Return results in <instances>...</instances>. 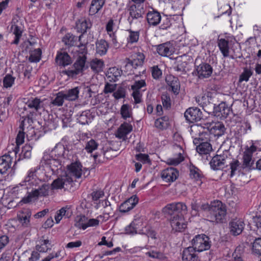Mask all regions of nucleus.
I'll return each mask as SVG.
<instances>
[{
    "label": "nucleus",
    "instance_id": "nucleus-41",
    "mask_svg": "<svg viewBox=\"0 0 261 261\" xmlns=\"http://www.w3.org/2000/svg\"><path fill=\"white\" fill-rule=\"evenodd\" d=\"M64 99H65L64 92H58L55 98L50 102V105L56 107L62 106L64 103Z\"/></svg>",
    "mask_w": 261,
    "mask_h": 261
},
{
    "label": "nucleus",
    "instance_id": "nucleus-48",
    "mask_svg": "<svg viewBox=\"0 0 261 261\" xmlns=\"http://www.w3.org/2000/svg\"><path fill=\"white\" fill-rule=\"evenodd\" d=\"M65 148L62 145L56 146L54 149H53L49 154L50 155L56 158L60 159L62 158L64 153Z\"/></svg>",
    "mask_w": 261,
    "mask_h": 261
},
{
    "label": "nucleus",
    "instance_id": "nucleus-20",
    "mask_svg": "<svg viewBox=\"0 0 261 261\" xmlns=\"http://www.w3.org/2000/svg\"><path fill=\"white\" fill-rule=\"evenodd\" d=\"M55 61L59 66L63 67L67 66L72 63L71 58L66 52H58Z\"/></svg>",
    "mask_w": 261,
    "mask_h": 261
},
{
    "label": "nucleus",
    "instance_id": "nucleus-58",
    "mask_svg": "<svg viewBox=\"0 0 261 261\" xmlns=\"http://www.w3.org/2000/svg\"><path fill=\"white\" fill-rule=\"evenodd\" d=\"M69 208L67 207H63L57 212L56 215L55 216V219L57 223H59L63 217L66 215L67 210Z\"/></svg>",
    "mask_w": 261,
    "mask_h": 261
},
{
    "label": "nucleus",
    "instance_id": "nucleus-24",
    "mask_svg": "<svg viewBox=\"0 0 261 261\" xmlns=\"http://www.w3.org/2000/svg\"><path fill=\"white\" fill-rule=\"evenodd\" d=\"M196 251L191 247L185 248L182 254L183 261H197L198 257L195 254Z\"/></svg>",
    "mask_w": 261,
    "mask_h": 261
},
{
    "label": "nucleus",
    "instance_id": "nucleus-34",
    "mask_svg": "<svg viewBox=\"0 0 261 261\" xmlns=\"http://www.w3.org/2000/svg\"><path fill=\"white\" fill-rule=\"evenodd\" d=\"M218 46L224 57H227L229 56V48L228 41L225 39H220L218 40Z\"/></svg>",
    "mask_w": 261,
    "mask_h": 261
},
{
    "label": "nucleus",
    "instance_id": "nucleus-29",
    "mask_svg": "<svg viewBox=\"0 0 261 261\" xmlns=\"http://www.w3.org/2000/svg\"><path fill=\"white\" fill-rule=\"evenodd\" d=\"M179 175L178 170L174 168H168L162 171L161 177L167 179H176Z\"/></svg>",
    "mask_w": 261,
    "mask_h": 261
},
{
    "label": "nucleus",
    "instance_id": "nucleus-3",
    "mask_svg": "<svg viewBox=\"0 0 261 261\" xmlns=\"http://www.w3.org/2000/svg\"><path fill=\"white\" fill-rule=\"evenodd\" d=\"M192 245L191 247L197 252L208 250L211 247L210 238L204 234L196 236L192 240Z\"/></svg>",
    "mask_w": 261,
    "mask_h": 261
},
{
    "label": "nucleus",
    "instance_id": "nucleus-60",
    "mask_svg": "<svg viewBox=\"0 0 261 261\" xmlns=\"http://www.w3.org/2000/svg\"><path fill=\"white\" fill-rule=\"evenodd\" d=\"M187 64L188 63L187 62L177 61V65L175 67V69L176 71H179L181 73H186Z\"/></svg>",
    "mask_w": 261,
    "mask_h": 261
},
{
    "label": "nucleus",
    "instance_id": "nucleus-56",
    "mask_svg": "<svg viewBox=\"0 0 261 261\" xmlns=\"http://www.w3.org/2000/svg\"><path fill=\"white\" fill-rule=\"evenodd\" d=\"M89 114V112L85 111L83 112L81 114L77 115V120L78 122L83 124H88L90 121V119L88 117V115Z\"/></svg>",
    "mask_w": 261,
    "mask_h": 261
},
{
    "label": "nucleus",
    "instance_id": "nucleus-18",
    "mask_svg": "<svg viewBox=\"0 0 261 261\" xmlns=\"http://www.w3.org/2000/svg\"><path fill=\"white\" fill-rule=\"evenodd\" d=\"M225 130V126L222 122H213V121L208 130L211 134L219 137L224 134Z\"/></svg>",
    "mask_w": 261,
    "mask_h": 261
},
{
    "label": "nucleus",
    "instance_id": "nucleus-12",
    "mask_svg": "<svg viewBox=\"0 0 261 261\" xmlns=\"http://www.w3.org/2000/svg\"><path fill=\"white\" fill-rule=\"evenodd\" d=\"M245 224L243 221L238 219H234L229 223V233L233 236L240 234L244 228Z\"/></svg>",
    "mask_w": 261,
    "mask_h": 261
},
{
    "label": "nucleus",
    "instance_id": "nucleus-30",
    "mask_svg": "<svg viewBox=\"0 0 261 261\" xmlns=\"http://www.w3.org/2000/svg\"><path fill=\"white\" fill-rule=\"evenodd\" d=\"M157 51L162 56H170L172 54L173 48L170 43H163L158 46Z\"/></svg>",
    "mask_w": 261,
    "mask_h": 261
},
{
    "label": "nucleus",
    "instance_id": "nucleus-13",
    "mask_svg": "<svg viewBox=\"0 0 261 261\" xmlns=\"http://www.w3.org/2000/svg\"><path fill=\"white\" fill-rule=\"evenodd\" d=\"M257 147L254 145H252L250 147H247L243 155V165L244 167H248L251 168L253 163V160H252V154L255 152Z\"/></svg>",
    "mask_w": 261,
    "mask_h": 261
},
{
    "label": "nucleus",
    "instance_id": "nucleus-2",
    "mask_svg": "<svg viewBox=\"0 0 261 261\" xmlns=\"http://www.w3.org/2000/svg\"><path fill=\"white\" fill-rule=\"evenodd\" d=\"M212 117H205L204 120H202V122L191 125L190 133L194 139L193 143L194 144L196 145L198 143V138L203 133V130H204V129L209 130L212 125Z\"/></svg>",
    "mask_w": 261,
    "mask_h": 261
},
{
    "label": "nucleus",
    "instance_id": "nucleus-59",
    "mask_svg": "<svg viewBox=\"0 0 261 261\" xmlns=\"http://www.w3.org/2000/svg\"><path fill=\"white\" fill-rule=\"evenodd\" d=\"M240 164L238 160H233L230 163V168L231 169L229 177L231 178L236 174Z\"/></svg>",
    "mask_w": 261,
    "mask_h": 261
},
{
    "label": "nucleus",
    "instance_id": "nucleus-22",
    "mask_svg": "<svg viewBox=\"0 0 261 261\" xmlns=\"http://www.w3.org/2000/svg\"><path fill=\"white\" fill-rule=\"evenodd\" d=\"M25 105L29 108L34 110L35 112H38L43 108V101L38 97H31L25 102Z\"/></svg>",
    "mask_w": 261,
    "mask_h": 261
},
{
    "label": "nucleus",
    "instance_id": "nucleus-37",
    "mask_svg": "<svg viewBox=\"0 0 261 261\" xmlns=\"http://www.w3.org/2000/svg\"><path fill=\"white\" fill-rule=\"evenodd\" d=\"M73 180H54L51 185L52 189H68V186H72Z\"/></svg>",
    "mask_w": 261,
    "mask_h": 261
},
{
    "label": "nucleus",
    "instance_id": "nucleus-50",
    "mask_svg": "<svg viewBox=\"0 0 261 261\" xmlns=\"http://www.w3.org/2000/svg\"><path fill=\"white\" fill-rule=\"evenodd\" d=\"M252 71L247 68L244 69L243 72L240 74L239 82L242 83L243 81L247 82L250 77L252 75Z\"/></svg>",
    "mask_w": 261,
    "mask_h": 261
},
{
    "label": "nucleus",
    "instance_id": "nucleus-14",
    "mask_svg": "<svg viewBox=\"0 0 261 261\" xmlns=\"http://www.w3.org/2000/svg\"><path fill=\"white\" fill-rule=\"evenodd\" d=\"M139 198L136 195H134L121 204L119 211L122 213H126L133 209L138 203Z\"/></svg>",
    "mask_w": 261,
    "mask_h": 261
},
{
    "label": "nucleus",
    "instance_id": "nucleus-47",
    "mask_svg": "<svg viewBox=\"0 0 261 261\" xmlns=\"http://www.w3.org/2000/svg\"><path fill=\"white\" fill-rule=\"evenodd\" d=\"M41 50L40 48L35 49L31 51L29 61L31 62H38L41 59Z\"/></svg>",
    "mask_w": 261,
    "mask_h": 261
},
{
    "label": "nucleus",
    "instance_id": "nucleus-36",
    "mask_svg": "<svg viewBox=\"0 0 261 261\" xmlns=\"http://www.w3.org/2000/svg\"><path fill=\"white\" fill-rule=\"evenodd\" d=\"M212 150L211 144L208 142H203L196 147L197 151L200 154H206Z\"/></svg>",
    "mask_w": 261,
    "mask_h": 261
},
{
    "label": "nucleus",
    "instance_id": "nucleus-32",
    "mask_svg": "<svg viewBox=\"0 0 261 261\" xmlns=\"http://www.w3.org/2000/svg\"><path fill=\"white\" fill-rule=\"evenodd\" d=\"M81 88V87H76L64 92L65 99L70 101H73L77 99L79 97V94Z\"/></svg>",
    "mask_w": 261,
    "mask_h": 261
},
{
    "label": "nucleus",
    "instance_id": "nucleus-38",
    "mask_svg": "<svg viewBox=\"0 0 261 261\" xmlns=\"http://www.w3.org/2000/svg\"><path fill=\"white\" fill-rule=\"evenodd\" d=\"M11 31L13 34L15 35V39L12 43L18 44L19 43L20 38L22 36V30L20 27L14 24L11 26Z\"/></svg>",
    "mask_w": 261,
    "mask_h": 261
},
{
    "label": "nucleus",
    "instance_id": "nucleus-15",
    "mask_svg": "<svg viewBox=\"0 0 261 261\" xmlns=\"http://www.w3.org/2000/svg\"><path fill=\"white\" fill-rule=\"evenodd\" d=\"M92 26L91 22L89 19L86 18H82L79 19L76 23V29L78 32L81 33L82 34H84L86 33L88 29L91 28ZM83 36V34H81L79 37V41L81 40V39Z\"/></svg>",
    "mask_w": 261,
    "mask_h": 261
},
{
    "label": "nucleus",
    "instance_id": "nucleus-44",
    "mask_svg": "<svg viewBox=\"0 0 261 261\" xmlns=\"http://www.w3.org/2000/svg\"><path fill=\"white\" fill-rule=\"evenodd\" d=\"M87 219L88 218L85 216H77L76 218V222L75 223V226L81 229L85 230L87 228Z\"/></svg>",
    "mask_w": 261,
    "mask_h": 261
},
{
    "label": "nucleus",
    "instance_id": "nucleus-45",
    "mask_svg": "<svg viewBox=\"0 0 261 261\" xmlns=\"http://www.w3.org/2000/svg\"><path fill=\"white\" fill-rule=\"evenodd\" d=\"M50 244V241L48 240L44 239L43 240H40L39 244L36 246V249L39 252H46L49 249H50L47 246L48 244L49 245Z\"/></svg>",
    "mask_w": 261,
    "mask_h": 261
},
{
    "label": "nucleus",
    "instance_id": "nucleus-49",
    "mask_svg": "<svg viewBox=\"0 0 261 261\" xmlns=\"http://www.w3.org/2000/svg\"><path fill=\"white\" fill-rule=\"evenodd\" d=\"M168 118L166 117H163L157 119L154 122L155 126L161 129H163L165 128L168 124Z\"/></svg>",
    "mask_w": 261,
    "mask_h": 261
},
{
    "label": "nucleus",
    "instance_id": "nucleus-64",
    "mask_svg": "<svg viewBox=\"0 0 261 261\" xmlns=\"http://www.w3.org/2000/svg\"><path fill=\"white\" fill-rule=\"evenodd\" d=\"M162 104L165 109H168L171 107V99L167 94H163L161 97Z\"/></svg>",
    "mask_w": 261,
    "mask_h": 261
},
{
    "label": "nucleus",
    "instance_id": "nucleus-9",
    "mask_svg": "<svg viewBox=\"0 0 261 261\" xmlns=\"http://www.w3.org/2000/svg\"><path fill=\"white\" fill-rule=\"evenodd\" d=\"M86 61V56H80L73 64L74 69L66 70L65 73L70 76H73L82 73L85 68Z\"/></svg>",
    "mask_w": 261,
    "mask_h": 261
},
{
    "label": "nucleus",
    "instance_id": "nucleus-17",
    "mask_svg": "<svg viewBox=\"0 0 261 261\" xmlns=\"http://www.w3.org/2000/svg\"><path fill=\"white\" fill-rule=\"evenodd\" d=\"M13 158L10 153L5 154L0 157V173L4 174L11 167Z\"/></svg>",
    "mask_w": 261,
    "mask_h": 261
},
{
    "label": "nucleus",
    "instance_id": "nucleus-53",
    "mask_svg": "<svg viewBox=\"0 0 261 261\" xmlns=\"http://www.w3.org/2000/svg\"><path fill=\"white\" fill-rule=\"evenodd\" d=\"M105 195L104 192L101 190H97L93 191L88 197L91 198L93 201H97L100 198H102Z\"/></svg>",
    "mask_w": 261,
    "mask_h": 261
},
{
    "label": "nucleus",
    "instance_id": "nucleus-35",
    "mask_svg": "<svg viewBox=\"0 0 261 261\" xmlns=\"http://www.w3.org/2000/svg\"><path fill=\"white\" fill-rule=\"evenodd\" d=\"M109 48L108 42L103 39L97 41L96 43V49L97 54L100 55H105Z\"/></svg>",
    "mask_w": 261,
    "mask_h": 261
},
{
    "label": "nucleus",
    "instance_id": "nucleus-55",
    "mask_svg": "<svg viewBox=\"0 0 261 261\" xmlns=\"http://www.w3.org/2000/svg\"><path fill=\"white\" fill-rule=\"evenodd\" d=\"M120 113L122 117L126 119L127 118H130L132 116V111L130 107L127 105H123L121 108Z\"/></svg>",
    "mask_w": 261,
    "mask_h": 261
},
{
    "label": "nucleus",
    "instance_id": "nucleus-51",
    "mask_svg": "<svg viewBox=\"0 0 261 261\" xmlns=\"http://www.w3.org/2000/svg\"><path fill=\"white\" fill-rule=\"evenodd\" d=\"M15 77L10 74H7L3 79L4 87L8 88L11 87L14 83Z\"/></svg>",
    "mask_w": 261,
    "mask_h": 261
},
{
    "label": "nucleus",
    "instance_id": "nucleus-39",
    "mask_svg": "<svg viewBox=\"0 0 261 261\" xmlns=\"http://www.w3.org/2000/svg\"><path fill=\"white\" fill-rule=\"evenodd\" d=\"M103 62L100 59H95L90 62V67L95 73H98L102 70Z\"/></svg>",
    "mask_w": 261,
    "mask_h": 261
},
{
    "label": "nucleus",
    "instance_id": "nucleus-4",
    "mask_svg": "<svg viewBox=\"0 0 261 261\" xmlns=\"http://www.w3.org/2000/svg\"><path fill=\"white\" fill-rule=\"evenodd\" d=\"M43 161L47 166L46 168L51 171L53 175L59 174L60 171L61 170L62 165L60 159L56 158L49 154L44 153L42 158V162Z\"/></svg>",
    "mask_w": 261,
    "mask_h": 261
},
{
    "label": "nucleus",
    "instance_id": "nucleus-19",
    "mask_svg": "<svg viewBox=\"0 0 261 261\" xmlns=\"http://www.w3.org/2000/svg\"><path fill=\"white\" fill-rule=\"evenodd\" d=\"M32 215L31 210L23 208L17 215V218L23 226L28 227L30 223V218Z\"/></svg>",
    "mask_w": 261,
    "mask_h": 261
},
{
    "label": "nucleus",
    "instance_id": "nucleus-63",
    "mask_svg": "<svg viewBox=\"0 0 261 261\" xmlns=\"http://www.w3.org/2000/svg\"><path fill=\"white\" fill-rule=\"evenodd\" d=\"M227 203L232 208H236L239 203V199L236 196H230L227 198Z\"/></svg>",
    "mask_w": 261,
    "mask_h": 261
},
{
    "label": "nucleus",
    "instance_id": "nucleus-7",
    "mask_svg": "<svg viewBox=\"0 0 261 261\" xmlns=\"http://www.w3.org/2000/svg\"><path fill=\"white\" fill-rule=\"evenodd\" d=\"M129 16L128 20L130 23H133L136 20L143 18V14L144 13L143 7L142 5L134 4L130 6L129 9Z\"/></svg>",
    "mask_w": 261,
    "mask_h": 261
},
{
    "label": "nucleus",
    "instance_id": "nucleus-27",
    "mask_svg": "<svg viewBox=\"0 0 261 261\" xmlns=\"http://www.w3.org/2000/svg\"><path fill=\"white\" fill-rule=\"evenodd\" d=\"M166 81L172 91L174 94H178L180 89V84L177 78L170 76L166 77Z\"/></svg>",
    "mask_w": 261,
    "mask_h": 261
},
{
    "label": "nucleus",
    "instance_id": "nucleus-52",
    "mask_svg": "<svg viewBox=\"0 0 261 261\" xmlns=\"http://www.w3.org/2000/svg\"><path fill=\"white\" fill-rule=\"evenodd\" d=\"M98 146V143L97 142L93 139H91L87 142L85 149L88 153H92L97 148Z\"/></svg>",
    "mask_w": 261,
    "mask_h": 261
},
{
    "label": "nucleus",
    "instance_id": "nucleus-33",
    "mask_svg": "<svg viewBox=\"0 0 261 261\" xmlns=\"http://www.w3.org/2000/svg\"><path fill=\"white\" fill-rule=\"evenodd\" d=\"M106 0H92L89 9L90 13L91 15L97 13L102 8Z\"/></svg>",
    "mask_w": 261,
    "mask_h": 261
},
{
    "label": "nucleus",
    "instance_id": "nucleus-8",
    "mask_svg": "<svg viewBox=\"0 0 261 261\" xmlns=\"http://www.w3.org/2000/svg\"><path fill=\"white\" fill-rule=\"evenodd\" d=\"M185 117L186 119L190 122L194 121L202 122L205 118H203L202 112L198 108H190L185 112Z\"/></svg>",
    "mask_w": 261,
    "mask_h": 261
},
{
    "label": "nucleus",
    "instance_id": "nucleus-54",
    "mask_svg": "<svg viewBox=\"0 0 261 261\" xmlns=\"http://www.w3.org/2000/svg\"><path fill=\"white\" fill-rule=\"evenodd\" d=\"M76 40V37L71 34L68 33L63 38L62 41L66 45L72 46Z\"/></svg>",
    "mask_w": 261,
    "mask_h": 261
},
{
    "label": "nucleus",
    "instance_id": "nucleus-5",
    "mask_svg": "<svg viewBox=\"0 0 261 261\" xmlns=\"http://www.w3.org/2000/svg\"><path fill=\"white\" fill-rule=\"evenodd\" d=\"M162 211L165 215L171 216L180 214L184 216L187 212V207L183 202H175L167 204L163 208Z\"/></svg>",
    "mask_w": 261,
    "mask_h": 261
},
{
    "label": "nucleus",
    "instance_id": "nucleus-21",
    "mask_svg": "<svg viewBox=\"0 0 261 261\" xmlns=\"http://www.w3.org/2000/svg\"><path fill=\"white\" fill-rule=\"evenodd\" d=\"M82 166L79 162H75L68 166L69 174L75 178L82 177Z\"/></svg>",
    "mask_w": 261,
    "mask_h": 261
},
{
    "label": "nucleus",
    "instance_id": "nucleus-23",
    "mask_svg": "<svg viewBox=\"0 0 261 261\" xmlns=\"http://www.w3.org/2000/svg\"><path fill=\"white\" fill-rule=\"evenodd\" d=\"M133 130L132 125L128 122H124L121 124L118 128L116 137L120 138H125L127 134L130 133Z\"/></svg>",
    "mask_w": 261,
    "mask_h": 261
},
{
    "label": "nucleus",
    "instance_id": "nucleus-11",
    "mask_svg": "<svg viewBox=\"0 0 261 261\" xmlns=\"http://www.w3.org/2000/svg\"><path fill=\"white\" fill-rule=\"evenodd\" d=\"M228 159L227 155L226 154H217L212 159L210 164L211 168L214 170L222 169L224 168Z\"/></svg>",
    "mask_w": 261,
    "mask_h": 261
},
{
    "label": "nucleus",
    "instance_id": "nucleus-61",
    "mask_svg": "<svg viewBox=\"0 0 261 261\" xmlns=\"http://www.w3.org/2000/svg\"><path fill=\"white\" fill-rule=\"evenodd\" d=\"M50 189V186L48 185L43 184L40 188L36 189L38 191L40 196H46L48 195Z\"/></svg>",
    "mask_w": 261,
    "mask_h": 261
},
{
    "label": "nucleus",
    "instance_id": "nucleus-31",
    "mask_svg": "<svg viewBox=\"0 0 261 261\" xmlns=\"http://www.w3.org/2000/svg\"><path fill=\"white\" fill-rule=\"evenodd\" d=\"M122 71L114 67L109 69L106 74L107 77L110 82H116L121 76Z\"/></svg>",
    "mask_w": 261,
    "mask_h": 261
},
{
    "label": "nucleus",
    "instance_id": "nucleus-16",
    "mask_svg": "<svg viewBox=\"0 0 261 261\" xmlns=\"http://www.w3.org/2000/svg\"><path fill=\"white\" fill-rule=\"evenodd\" d=\"M45 176L46 177V179L54 178V177H51V176L45 175L43 170L39 167L30 170L27 177L30 179L31 178L32 179H45Z\"/></svg>",
    "mask_w": 261,
    "mask_h": 261
},
{
    "label": "nucleus",
    "instance_id": "nucleus-43",
    "mask_svg": "<svg viewBox=\"0 0 261 261\" xmlns=\"http://www.w3.org/2000/svg\"><path fill=\"white\" fill-rule=\"evenodd\" d=\"M190 170V176L191 178L197 179V178H202L204 177V175L198 168L194 166H191L189 168Z\"/></svg>",
    "mask_w": 261,
    "mask_h": 261
},
{
    "label": "nucleus",
    "instance_id": "nucleus-28",
    "mask_svg": "<svg viewBox=\"0 0 261 261\" xmlns=\"http://www.w3.org/2000/svg\"><path fill=\"white\" fill-rule=\"evenodd\" d=\"M142 224V222L140 219H136L127 227L125 230L127 234H134L137 233V230L140 228Z\"/></svg>",
    "mask_w": 261,
    "mask_h": 261
},
{
    "label": "nucleus",
    "instance_id": "nucleus-26",
    "mask_svg": "<svg viewBox=\"0 0 261 261\" xmlns=\"http://www.w3.org/2000/svg\"><path fill=\"white\" fill-rule=\"evenodd\" d=\"M216 113H220L222 117L226 118L231 112L230 108L225 102H221L217 106L214 107Z\"/></svg>",
    "mask_w": 261,
    "mask_h": 261
},
{
    "label": "nucleus",
    "instance_id": "nucleus-1",
    "mask_svg": "<svg viewBox=\"0 0 261 261\" xmlns=\"http://www.w3.org/2000/svg\"><path fill=\"white\" fill-rule=\"evenodd\" d=\"M226 215V206L220 201L218 200L213 202L211 212L207 216V220L213 223L222 222Z\"/></svg>",
    "mask_w": 261,
    "mask_h": 261
},
{
    "label": "nucleus",
    "instance_id": "nucleus-46",
    "mask_svg": "<svg viewBox=\"0 0 261 261\" xmlns=\"http://www.w3.org/2000/svg\"><path fill=\"white\" fill-rule=\"evenodd\" d=\"M19 125V129L25 130V129H28L29 127L32 128V124L33 122L32 118L29 117H22Z\"/></svg>",
    "mask_w": 261,
    "mask_h": 261
},
{
    "label": "nucleus",
    "instance_id": "nucleus-42",
    "mask_svg": "<svg viewBox=\"0 0 261 261\" xmlns=\"http://www.w3.org/2000/svg\"><path fill=\"white\" fill-rule=\"evenodd\" d=\"M144 59V56L143 54L139 53L137 55L136 58L130 60L129 59H127L128 61L127 63L130 64L132 66L136 68L137 66H141L142 65Z\"/></svg>",
    "mask_w": 261,
    "mask_h": 261
},
{
    "label": "nucleus",
    "instance_id": "nucleus-40",
    "mask_svg": "<svg viewBox=\"0 0 261 261\" xmlns=\"http://www.w3.org/2000/svg\"><path fill=\"white\" fill-rule=\"evenodd\" d=\"M39 196L38 191L35 189L31 192L28 193L27 196L24 197L20 202L23 203H28L30 202L36 200Z\"/></svg>",
    "mask_w": 261,
    "mask_h": 261
},
{
    "label": "nucleus",
    "instance_id": "nucleus-62",
    "mask_svg": "<svg viewBox=\"0 0 261 261\" xmlns=\"http://www.w3.org/2000/svg\"><path fill=\"white\" fill-rule=\"evenodd\" d=\"M129 33L128 41L131 43L137 42L139 37V32L129 31Z\"/></svg>",
    "mask_w": 261,
    "mask_h": 261
},
{
    "label": "nucleus",
    "instance_id": "nucleus-57",
    "mask_svg": "<svg viewBox=\"0 0 261 261\" xmlns=\"http://www.w3.org/2000/svg\"><path fill=\"white\" fill-rule=\"evenodd\" d=\"M253 252L258 255H261V238L256 239L252 245Z\"/></svg>",
    "mask_w": 261,
    "mask_h": 261
},
{
    "label": "nucleus",
    "instance_id": "nucleus-10",
    "mask_svg": "<svg viewBox=\"0 0 261 261\" xmlns=\"http://www.w3.org/2000/svg\"><path fill=\"white\" fill-rule=\"evenodd\" d=\"M213 72L212 66L205 63L200 64L196 67L194 73L200 79H204L210 77Z\"/></svg>",
    "mask_w": 261,
    "mask_h": 261
},
{
    "label": "nucleus",
    "instance_id": "nucleus-6",
    "mask_svg": "<svg viewBox=\"0 0 261 261\" xmlns=\"http://www.w3.org/2000/svg\"><path fill=\"white\" fill-rule=\"evenodd\" d=\"M170 221L172 230L175 232H182L187 227V223L181 214L171 216Z\"/></svg>",
    "mask_w": 261,
    "mask_h": 261
},
{
    "label": "nucleus",
    "instance_id": "nucleus-25",
    "mask_svg": "<svg viewBox=\"0 0 261 261\" xmlns=\"http://www.w3.org/2000/svg\"><path fill=\"white\" fill-rule=\"evenodd\" d=\"M147 20L149 25L156 26L161 21V15L157 11L149 12L147 14Z\"/></svg>",
    "mask_w": 261,
    "mask_h": 261
}]
</instances>
